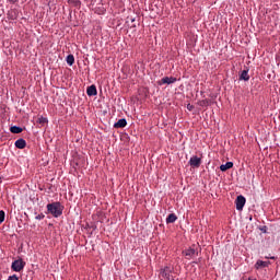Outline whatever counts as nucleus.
<instances>
[{
	"instance_id": "nucleus-8",
	"label": "nucleus",
	"mask_w": 280,
	"mask_h": 280,
	"mask_svg": "<svg viewBox=\"0 0 280 280\" xmlns=\"http://www.w3.org/2000/svg\"><path fill=\"white\" fill-rule=\"evenodd\" d=\"M27 145V142L25 141V139L20 138L15 141V148H18V150H24V148Z\"/></svg>"
},
{
	"instance_id": "nucleus-16",
	"label": "nucleus",
	"mask_w": 280,
	"mask_h": 280,
	"mask_svg": "<svg viewBox=\"0 0 280 280\" xmlns=\"http://www.w3.org/2000/svg\"><path fill=\"white\" fill-rule=\"evenodd\" d=\"M66 61H67V65H69V67H73L75 62V57H73V55H68Z\"/></svg>"
},
{
	"instance_id": "nucleus-5",
	"label": "nucleus",
	"mask_w": 280,
	"mask_h": 280,
	"mask_svg": "<svg viewBox=\"0 0 280 280\" xmlns=\"http://www.w3.org/2000/svg\"><path fill=\"white\" fill-rule=\"evenodd\" d=\"M183 255L186 257V259H194L196 255H198L197 250L189 247L188 249L183 250Z\"/></svg>"
},
{
	"instance_id": "nucleus-11",
	"label": "nucleus",
	"mask_w": 280,
	"mask_h": 280,
	"mask_svg": "<svg viewBox=\"0 0 280 280\" xmlns=\"http://www.w3.org/2000/svg\"><path fill=\"white\" fill-rule=\"evenodd\" d=\"M174 82H176V78L174 77H164L161 80L162 84H174Z\"/></svg>"
},
{
	"instance_id": "nucleus-27",
	"label": "nucleus",
	"mask_w": 280,
	"mask_h": 280,
	"mask_svg": "<svg viewBox=\"0 0 280 280\" xmlns=\"http://www.w3.org/2000/svg\"><path fill=\"white\" fill-rule=\"evenodd\" d=\"M1 183H2V178L0 177V185H1Z\"/></svg>"
},
{
	"instance_id": "nucleus-4",
	"label": "nucleus",
	"mask_w": 280,
	"mask_h": 280,
	"mask_svg": "<svg viewBox=\"0 0 280 280\" xmlns=\"http://www.w3.org/2000/svg\"><path fill=\"white\" fill-rule=\"evenodd\" d=\"M235 205H236V210L242 211V209H244V205H246V198L242 195L237 196L235 200Z\"/></svg>"
},
{
	"instance_id": "nucleus-24",
	"label": "nucleus",
	"mask_w": 280,
	"mask_h": 280,
	"mask_svg": "<svg viewBox=\"0 0 280 280\" xmlns=\"http://www.w3.org/2000/svg\"><path fill=\"white\" fill-rule=\"evenodd\" d=\"M187 109H188V110H194V105L188 104V105H187Z\"/></svg>"
},
{
	"instance_id": "nucleus-28",
	"label": "nucleus",
	"mask_w": 280,
	"mask_h": 280,
	"mask_svg": "<svg viewBox=\"0 0 280 280\" xmlns=\"http://www.w3.org/2000/svg\"><path fill=\"white\" fill-rule=\"evenodd\" d=\"M2 16H3V14L0 13V18H2Z\"/></svg>"
},
{
	"instance_id": "nucleus-7",
	"label": "nucleus",
	"mask_w": 280,
	"mask_h": 280,
	"mask_svg": "<svg viewBox=\"0 0 280 280\" xmlns=\"http://www.w3.org/2000/svg\"><path fill=\"white\" fill-rule=\"evenodd\" d=\"M270 266V260L264 261V260H257L255 264L256 270H259L261 268H268Z\"/></svg>"
},
{
	"instance_id": "nucleus-2",
	"label": "nucleus",
	"mask_w": 280,
	"mask_h": 280,
	"mask_svg": "<svg viewBox=\"0 0 280 280\" xmlns=\"http://www.w3.org/2000/svg\"><path fill=\"white\" fill-rule=\"evenodd\" d=\"M173 270H174L173 268L167 267V266L160 269L159 279H161V280H173V278H172Z\"/></svg>"
},
{
	"instance_id": "nucleus-14",
	"label": "nucleus",
	"mask_w": 280,
	"mask_h": 280,
	"mask_svg": "<svg viewBox=\"0 0 280 280\" xmlns=\"http://www.w3.org/2000/svg\"><path fill=\"white\" fill-rule=\"evenodd\" d=\"M10 131L13 133V135H21V132H23V128L19 127V126H12L10 128Z\"/></svg>"
},
{
	"instance_id": "nucleus-26",
	"label": "nucleus",
	"mask_w": 280,
	"mask_h": 280,
	"mask_svg": "<svg viewBox=\"0 0 280 280\" xmlns=\"http://www.w3.org/2000/svg\"><path fill=\"white\" fill-rule=\"evenodd\" d=\"M19 0H9L10 3H16Z\"/></svg>"
},
{
	"instance_id": "nucleus-1",
	"label": "nucleus",
	"mask_w": 280,
	"mask_h": 280,
	"mask_svg": "<svg viewBox=\"0 0 280 280\" xmlns=\"http://www.w3.org/2000/svg\"><path fill=\"white\" fill-rule=\"evenodd\" d=\"M47 211L52 215V218H60V215H62V211H65V207L60 201H55L47 205Z\"/></svg>"
},
{
	"instance_id": "nucleus-18",
	"label": "nucleus",
	"mask_w": 280,
	"mask_h": 280,
	"mask_svg": "<svg viewBox=\"0 0 280 280\" xmlns=\"http://www.w3.org/2000/svg\"><path fill=\"white\" fill-rule=\"evenodd\" d=\"M198 104H199V106H202V107L209 106V100L199 101Z\"/></svg>"
},
{
	"instance_id": "nucleus-3",
	"label": "nucleus",
	"mask_w": 280,
	"mask_h": 280,
	"mask_svg": "<svg viewBox=\"0 0 280 280\" xmlns=\"http://www.w3.org/2000/svg\"><path fill=\"white\" fill-rule=\"evenodd\" d=\"M11 268L14 272H21L25 268V261L23 259L14 260L11 265Z\"/></svg>"
},
{
	"instance_id": "nucleus-13",
	"label": "nucleus",
	"mask_w": 280,
	"mask_h": 280,
	"mask_svg": "<svg viewBox=\"0 0 280 280\" xmlns=\"http://www.w3.org/2000/svg\"><path fill=\"white\" fill-rule=\"evenodd\" d=\"M178 220V217H176L174 213L168 214L166 218V224H174Z\"/></svg>"
},
{
	"instance_id": "nucleus-17",
	"label": "nucleus",
	"mask_w": 280,
	"mask_h": 280,
	"mask_svg": "<svg viewBox=\"0 0 280 280\" xmlns=\"http://www.w3.org/2000/svg\"><path fill=\"white\" fill-rule=\"evenodd\" d=\"M2 222H5V211L0 210V224H1Z\"/></svg>"
},
{
	"instance_id": "nucleus-25",
	"label": "nucleus",
	"mask_w": 280,
	"mask_h": 280,
	"mask_svg": "<svg viewBox=\"0 0 280 280\" xmlns=\"http://www.w3.org/2000/svg\"><path fill=\"white\" fill-rule=\"evenodd\" d=\"M265 259H277V257H275V256H265Z\"/></svg>"
},
{
	"instance_id": "nucleus-20",
	"label": "nucleus",
	"mask_w": 280,
	"mask_h": 280,
	"mask_svg": "<svg viewBox=\"0 0 280 280\" xmlns=\"http://www.w3.org/2000/svg\"><path fill=\"white\" fill-rule=\"evenodd\" d=\"M9 19H11L12 21L16 20V11H11L9 13Z\"/></svg>"
},
{
	"instance_id": "nucleus-23",
	"label": "nucleus",
	"mask_w": 280,
	"mask_h": 280,
	"mask_svg": "<svg viewBox=\"0 0 280 280\" xmlns=\"http://www.w3.org/2000/svg\"><path fill=\"white\" fill-rule=\"evenodd\" d=\"M39 124H47V118L40 117L39 118Z\"/></svg>"
},
{
	"instance_id": "nucleus-15",
	"label": "nucleus",
	"mask_w": 280,
	"mask_h": 280,
	"mask_svg": "<svg viewBox=\"0 0 280 280\" xmlns=\"http://www.w3.org/2000/svg\"><path fill=\"white\" fill-rule=\"evenodd\" d=\"M233 167V162H226L220 166L221 172H226V170H231Z\"/></svg>"
},
{
	"instance_id": "nucleus-6",
	"label": "nucleus",
	"mask_w": 280,
	"mask_h": 280,
	"mask_svg": "<svg viewBox=\"0 0 280 280\" xmlns=\"http://www.w3.org/2000/svg\"><path fill=\"white\" fill-rule=\"evenodd\" d=\"M188 163L191 167H200V165L202 164V159L195 155L190 158Z\"/></svg>"
},
{
	"instance_id": "nucleus-9",
	"label": "nucleus",
	"mask_w": 280,
	"mask_h": 280,
	"mask_svg": "<svg viewBox=\"0 0 280 280\" xmlns=\"http://www.w3.org/2000/svg\"><path fill=\"white\" fill-rule=\"evenodd\" d=\"M86 93H88L89 97H93V96L97 95V88L95 85H90L86 90Z\"/></svg>"
},
{
	"instance_id": "nucleus-19",
	"label": "nucleus",
	"mask_w": 280,
	"mask_h": 280,
	"mask_svg": "<svg viewBox=\"0 0 280 280\" xmlns=\"http://www.w3.org/2000/svg\"><path fill=\"white\" fill-rule=\"evenodd\" d=\"M95 12H97V14H104L106 12V9H104V7L102 5L98 7Z\"/></svg>"
},
{
	"instance_id": "nucleus-21",
	"label": "nucleus",
	"mask_w": 280,
	"mask_h": 280,
	"mask_svg": "<svg viewBox=\"0 0 280 280\" xmlns=\"http://www.w3.org/2000/svg\"><path fill=\"white\" fill-rule=\"evenodd\" d=\"M35 220H45V214L40 213L35 217Z\"/></svg>"
},
{
	"instance_id": "nucleus-12",
	"label": "nucleus",
	"mask_w": 280,
	"mask_h": 280,
	"mask_svg": "<svg viewBox=\"0 0 280 280\" xmlns=\"http://www.w3.org/2000/svg\"><path fill=\"white\" fill-rule=\"evenodd\" d=\"M238 80H244V82H248L250 80V75H248V69L243 70L238 77Z\"/></svg>"
},
{
	"instance_id": "nucleus-22",
	"label": "nucleus",
	"mask_w": 280,
	"mask_h": 280,
	"mask_svg": "<svg viewBox=\"0 0 280 280\" xmlns=\"http://www.w3.org/2000/svg\"><path fill=\"white\" fill-rule=\"evenodd\" d=\"M8 280H19V276L16 275L9 276Z\"/></svg>"
},
{
	"instance_id": "nucleus-10",
	"label": "nucleus",
	"mask_w": 280,
	"mask_h": 280,
	"mask_svg": "<svg viewBox=\"0 0 280 280\" xmlns=\"http://www.w3.org/2000/svg\"><path fill=\"white\" fill-rule=\"evenodd\" d=\"M126 126H128V121L126 120V118H121L114 124V128H126Z\"/></svg>"
}]
</instances>
